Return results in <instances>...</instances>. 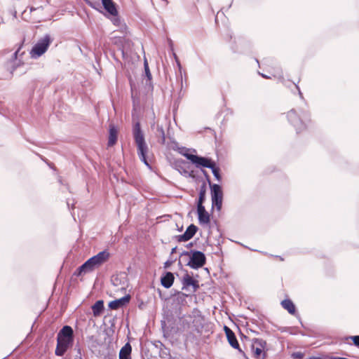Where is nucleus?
Here are the masks:
<instances>
[{
  "instance_id": "nucleus-21",
  "label": "nucleus",
  "mask_w": 359,
  "mask_h": 359,
  "mask_svg": "<svg viewBox=\"0 0 359 359\" xmlns=\"http://www.w3.org/2000/svg\"><path fill=\"white\" fill-rule=\"evenodd\" d=\"M281 305L290 313L294 314L295 313V306L291 300L285 299V300L282 301Z\"/></svg>"
},
{
  "instance_id": "nucleus-41",
  "label": "nucleus",
  "mask_w": 359,
  "mask_h": 359,
  "mask_svg": "<svg viewBox=\"0 0 359 359\" xmlns=\"http://www.w3.org/2000/svg\"><path fill=\"white\" fill-rule=\"evenodd\" d=\"M231 48L233 49V50L234 52L238 51L237 50H235V49L233 48V47H232Z\"/></svg>"
},
{
  "instance_id": "nucleus-5",
  "label": "nucleus",
  "mask_w": 359,
  "mask_h": 359,
  "mask_svg": "<svg viewBox=\"0 0 359 359\" xmlns=\"http://www.w3.org/2000/svg\"><path fill=\"white\" fill-rule=\"evenodd\" d=\"M52 42L53 38L48 34H46L43 37L40 38L34 45L30 51L31 57L36 59L41 57L47 51Z\"/></svg>"
},
{
  "instance_id": "nucleus-32",
  "label": "nucleus",
  "mask_w": 359,
  "mask_h": 359,
  "mask_svg": "<svg viewBox=\"0 0 359 359\" xmlns=\"http://www.w3.org/2000/svg\"><path fill=\"white\" fill-rule=\"evenodd\" d=\"M183 149L184 151H182L180 153L182 156H184L187 159H188V157L189 155H193L192 154H190L189 152V149H186V148H183Z\"/></svg>"
},
{
  "instance_id": "nucleus-38",
  "label": "nucleus",
  "mask_w": 359,
  "mask_h": 359,
  "mask_svg": "<svg viewBox=\"0 0 359 359\" xmlns=\"http://www.w3.org/2000/svg\"><path fill=\"white\" fill-rule=\"evenodd\" d=\"M67 205L68 206L69 208H70V203L69 201H67Z\"/></svg>"
},
{
  "instance_id": "nucleus-46",
  "label": "nucleus",
  "mask_w": 359,
  "mask_h": 359,
  "mask_svg": "<svg viewBox=\"0 0 359 359\" xmlns=\"http://www.w3.org/2000/svg\"><path fill=\"white\" fill-rule=\"evenodd\" d=\"M310 359H317V358H310Z\"/></svg>"
},
{
  "instance_id": "nucleus-28",
  "label": "nucleus",
  "mask_w": 359,
  "mask_h": 359,
  "mask_svg": "<svg viewBox=\"0 0 359 359\" xmlns=\"http://www.w3.org/2000/svg\"><path fill=\"white\" fill-rule=\"evenodd\" d=\"M172 55H173V57L175 60V62H176V64H177V67L179 69V71L181 72V71H182V65H181V63L180 62V60H179V58H178V57H177V55H176L175 53L172 52Z\"/></svg>"
},
{
  "instance_id": "nucleus-17",
  "label": "nucleus",
  "mask_w": 359,
  "mask_h": 359,
  "mask_svg": "<svg viewBox=\"0 0 359 359\" xmlns=\"http://www.w3.org/2000/svg\"><path fill=\"white\" fill-rule=\"evenodd\" d=\"M174 276L171 272H167L162 278H161V284L165 288H170L174 282Z\"/></svg>"
},
{
  "instance_id": "nucleus-19",
  "label": "nucleus",
  "mask_w": 359,
  "mask_h": 359,
  "mask_svg": "<svg viewBox=\"0 0 359 359\" xmlns=\"http://www.w3.org/2000/svg\"><path fill=\"white\" fill-rule=\"evenodd\" d=\"M119 280V278L118 276H113L111 278L112 283L114 286V291L118 292V291H125L126 288L127 287V283L126 280L123 281V283H120V284L118 283Z\"/></svg>"
},
{
  "instance_id": "nucleus-43",
  "label": "nucleus",
  "mask_w": 359,
  "mask_h": 359,
  "mask_svg": "<svg viewBox=\"0 0 359 359\" xmlns=\"http://www.w3.org/2000/svg\"><path fill=\"white\" fill-rule=\"evenodd\" d=\"M59 182H60V183H62V180H61V179H60V178L59 179Z\"/></svg>"
},
{
  "instance_id": "nucleus-14",
  "label": "nucleus",
  "mask_w": 359,
  "mask_h": 359,
  "mask_svg": "<svg viewBox=\"0 0 359 359\" xmlns=\"http://www.w3.org/2000/svg\"><path fill=\"white\" fill-rule=\"evenodd\" d=\"M102 4L104 8L111 15L116 16L118 11L116 8L115 4L112 0H102Z\"/></svg>"
},
{
  "instance_id": "nucleus-31",
  "label": "nucleus",
  "mask_w": 359,
  "mask_h": 359,
  "mask_svg": "<svg viewBox=\"0 0 359 359\" xmlns=\"http://www.w3.org/2000/svg\"><path fill=\"white\" fill-rule=\"evenodd\" d=\"M86 2L88 4V5H89L90 7H92L93 8H97V6H100L99 2H97V1L92 2L90 1H87Z\"/></svg>"
},
{
  "instance_id": "nucleus-26",
  "label": "nucleus",
  "mask_w": 359,
  "mask_h": 359,
  "mask_svg": "<svg viewBox=\"0 0 359 359\" xmlns=\"http://www.w3.org/2000/svg\"><path fill=\"white\" fill-rule=\"evenodd\" d=\"M156 130H157L158 135L161 137V143L163 144H165V132H164L163 126L157 125Z\"/></svg>"
},
{
  "instance_id": "nucleus-42",
  "label": "nucleus",
  "mask_w": 359,
  "mask_h": 359,
  "mask_svg": "<svg viewBox=\"0 0 359 359\" xmlns=\"http://www.w3.org/2000/svg\"><path fill=\"white\" fill-rule=\"evenodd\" d=\"M122 277L120 278V279H121ZM123 278H126V276L124 275H123Z\"/></svg>"
},
{
  "instance_id": "nucleus-34",
  "label": "nucleus",
  "mask_w": 359,
  "mask_h": 359,
  "mask_svg": "<svg viewBox=\"0 0 359 359\" xmlns=\"http://www.w3.org/2000/svg\"><path fill=\"white\" fill-rule=\"evenodd\" d=\"M20 49H18L17 50H15L13 54H12V56H11V60L12 61H15L17 59V55L18 54V52H19Z\"/></svg>"
},
{
  "instance_id": "nucleus-24",
  "label": "nucleus",
  "mask_w": 359,
  "mask_h": 359,
  "mask_svg": "<svg viewBox=\"0 0 359 359\" xmlns=\"http://www.w3.org/2000/svg\"><path fill=\"white\" fill-rule=\"evenodd\" d=\"M214 175L215 178L220 182L222 180V175L220 174V168L217 165L216 163L212 165V167L210 168Z\"/></svg>"
},
{
  "instance_id": "nucleus-16",
  "label": "nucleus",
  "mask_w": 359,
  "mask_h": 359,
  "mask_svg": "<svg viewBox=\"0 0 359 359\" xmlns=\"http://www.w3.org/2000/svg\"><path fill=\"white\" fill-rule=\"evenodd\" d=\"M224 330L231 346L234 348H238L239 344L236 338L234 333L226 326L224 327Z\"/></svg>"
},
{
  "instance_id": "nucleus-11",
  "label": "nucleus",
  "mask_w": 359,
  "mask_h": 359,
  "mask_svg": "<svg viewBox=\"0 0 359 359\" xmlns=\"http://www.w3.org/2000/svg\"><path fill=\"white\" fill-rule=\"evenodd\" d=\"M196 226H188L184 233L176 236V239L179 242H185L190 240L196 233Z\"/></svg>"
},
{
  "instance_id": "nucleus-44",
  "label": "nucleus",
  "mask_w": 359,
  "mask_h": 359,
  "mask_svg": "<svg viewBox=\"0 0 359 359\" xmlns=\"http://www.w3.org/2000/svg\"><path fill=\"white\" fill-rule=\"evenodd\" d=\"M72 208H74V203L71 204Z\"/></svg>"
},
{
  "instance_id": "nucleus-6",
  "label": "nucleus",
  "mask_w": 359,
  "mask_h": 359,
  "mask_svg": "<svg viewBox=\"0 0 359 359\" xmlns=\"http://www.w3.org/2000/svg\"><path fill=\"white\" fill-rule=\"evenodd\" d=\"M268 351L267 344L262 339H255L252 341L251 352L255 359H265Z\"/></svg>"
},
{
  "instance_id": "nucleus-40",
  "label": "nucleus",
  "mask_w": 359,
  "mask_h": 359,
  "mask_svg": "<svg viewBox=\"0 0 359 359\" xmlns=\"http://www.w3.org/2000/svg\"><path fill=\"white\" fill-rule=\"evenodd\" d=\"M15 69V67H13V69H12V71H11V73H13V72Z\"/></svg>"
},
{
  "instance_id": "nucleus-30",
  "label": "nucleus",
  "mask_w": 359,
  "mask_h": 359,
  "mask_svg": "<svg viewBox=\"0 0 359 359\" xmlns=\"http://www.w3.org/2000/svg\"><path fill=\"white\" fill-rule=\"evenodd\" d=\"M304 356V354L301 352H295L292 354V357L294 359H302Z\"/></svg>"
},
{
  "instance_id": "nucleus-1",
  "label": "nucleus",
  "mask_w": 359,
  "mask_h": 359,
  "mask_svg": "<svg viewBox=\"0 0 359 359\" xmlns=\"http://www.w3.org/2000/svg\"><path fill=\"white\" fill-rule=\"evenodd\" d=\"M74 342V332L69 325L64 326L57 336L55 355L62 356L69 348Z\"/></svg>"
},
{
  "instance_id": "nucleus-36",
  "label": "nucleus",
  "mask_w": 359,
  "mask_h": 359,
  "mask_svg": "<svg viewBox=\"0 0 359 359\" xmlns=\"http://www.w3.org/2000/svg\"><path fill=\"white\" fill-rule=\"evenodd\" d=\"M259 74L261 75L263 78H265V79H269V76H268L267 75H266L264 74L259 72Z\"/></svg>"
},
{
  "instance_id": "nucleus-39",
  "label": "nucleus",
  "mask_w": 359,
  "mask_h": 359,
  "mask_svg": "<svg viewBox=\"0 0 359 359\" xmlns=\"http://www.w3.org/2000/svg\"><path fill=\"white\" fill-rule=\"evenodd\" d=\"M121 53H122L123 56H124L125 53H124V50H121Z\"/></svg>"
},
{
  "instance_id": "nucleus-29",
  "label": "nucleus",
  "mask_w": 359,
  "mask_h": 359,
  "mask_svg": "<svg viewBox=\"0 0 359 359\" xmlns=\"http://www.w3.org/2000/svg\"><path fill=\"white\" fill-rule=\"evenodd\" d=\"M201 172L203 173V175L205 177V180L208 182V183L209 184V185H210V184H212L211 182L210 177V175H208V172L205 170H204V169H201Z\"/></svg>"
},
{
  "instance_id": "nucleus-2",
  "label": "nucleus",
  "mask_w": 359,
  "mask_h": 359,
  "mask_svg": "<svg viewBox=\"0 0 359 359\" xmlns=\"http://www.w3.org/2000/svg\"><path fill=\"white\" fill-rule=\"evenodd\" d=\"M109 257L110 253L108 250L100 252L96 255L88 259L78 269V274L82 275L93 271L107 262Z\"/></svg>"
},
{
  "instance_id": "nucleus-20",
  "label": "nucleus",
  "mask_w": 359,
  "mask_h": 359,
  "mask_svg": "<svg viewBox=\"0 0 359 359\" xmlns=\"http://www.w3.org/2000/svg\"><path fill=\"white\" fill-rule=\"evenodd\" d=\"M103 309L104 302L102 300L97 301L92 306L93 313L95 317L100 316Z\"/></svg>"
},
{
  "instance_id": "nucleus-13",
  "label": "nucleus",
  "mask_w": 359,
  "mask_h": 359,
  "mask_svg": "<svg viewBox=\"0 0 359 359\" xmlns=\"http://www.w3.org/2000/svg\"><path fill=\"white\" fill-rule=\"evenodd\" d=\"M117 138H118V130L114 125L111 124L109 126V130L108 146L109 147L114 146L117 142Z\"/></svg>"
},
{
  "instance_id": "nucleus-37",
  "label": "nucleus",
  "mask_w": 359,
  "mask_h": 359,
  "mask_svg": "<svg viewBox=\"0 0 359 359\" xmlns=\"http://www.w3.org/2000/svg\"><path fill=\"white\" fill-rule=\"evenodd\" d=\"M120 22V20L118 18H115L114 20V24L116 25Z\"/></svg>"
},
{
  "instance_id": "nucleus-45",
  "label": "nucleus",
  "mask_w": 359,
  "mask_h": 359,
  "mask_svg": "<svg viewBox=\"0 0 359 359\" xmlns=\"http://www.w3.org/2000/svg\"><path fill=\"white\" fill-rule=\"evenodd\" d=\"M76 359H82L81 356H79L78 358Z\"/></svg>"
},
{
  "instance_id": "nucleus-10",
  "label": "nucleus",
  "mask_w": 359,
  "mask_h": 359,
  "mask_svg": "<svg viewBox=\"0 0 359 359\" xmlns=\"http://www.w3.org/2000/svg\"><path fill=\"white\" fill-rule=\"evenodd\" d=\"M197 213L201 224H210V215L203 204H197Z\"/></svg>"
},
{
  "instance_id": "nucleus-33",
  "label": "nucleus",
  "mask_w": 359,
  "mask_h": 359,
  "mask_svg": "<svg viewBox=\"0 0 359 359\" xmlns=\"http://www.w3.org/2000/svg\"><path fill=\"white\" fill-rule=\"evenodd\" d=\"M351 338L353 340L354 344L357 346H359V336H353Z\"/></svg>"
},
{
  "instance_id": "nucleus-22",
  "label": "nucleus",
  "mask_w": 359,
  "mask_h": 359,
  "mask_svg": "<svg viewBox=\"0 0 359 359\" xmlns=\"http://www.w3.org/2000/svg\"><path fill=\"white\" fill-rule=\"evenodd\" d=\"M182 283L184 286H193L197 287V282L188 273H186L182 278Z\"/></svg>"
},
{
  "instance_id": "nucleus-8",
  "label": "nucleus",
  "mask_w": 359,
  "mask_h": 359,
  "mask_svg": "<svg viewBox=\"0 0 359 359\" xmlns=\"http://www.w3.org/2000/svg\"><path fill=\"white\" fill-rule=\"evenodd\" d=\"M189 257L188 265L192 269H198L202 267L205 262L204 254L200 251H191L185 254Z\"/></svg>"
},
{
  "instance_id": "nucleus-7",
  "label": "nucleus",
  "mask_w": 359,
  "mask_h": 359,
  "mask_svg": "<svg viewBox=\"0 0 359 359\" xmlns=\"http://www.w3.org/2000/svg\"><path fill=\"white\" fill-rule=\"evenodd\" d=\"M172 167L177 170L182 175L186 177H191L196 180H199L194 170H189L188 163L183 159H176L172 163Z\"/></svg>"
},
{
  "instance_id": "nucleus-12",
  "label": "nucleus",
  "mask_w": 359,
  "mask_h": 359,
  "mask_svg": "<svg viewBox=\"0 0 359 359\" xmlns=\"http://www.w3.org/2000/svg\"><path fill=\"white\" fill-rule=\"evenodd\" d=\"M130 299V295H126L122 298L116 299L114 301L111 302L109 304V307L111 309H118L120 307L126 305L129 302Z\"/></svg>"
},
{
  "instance_id": "nucleus-9",
  "label": "nucleus",
  "mask_w": 359,
  "mask_h": 359,
  "mask_svg": "<svg viewBox=\"0 0 359 359\" xmlns=\"http://www.w3.org/2000/svg\"><path fill=\"white\" fill-rule=\"evenodd\" d=\"M187 157L188 160H189L191 163L195 165L196 168H201V170L204 168H210L215 163V161H214L210 158L198 155H189Z\"/></svg>"
},
{
  "instance_id": "nucleus-23",
  "label": "nucleus",
  "mask_w": 359,
  "mask_h": 359,
  "mask_svg": "<svg viewBox=\"0 0 359 359\" xmlns=\"http://www.w3.org/2000/svg\"><path fill=\"white\" fill-rule=\"evenodd\" d=\"M205 194H206V183L205 182H203L200 187V191L198 194V200L197 204H203L205 200Z\"/></svg>"
},
{
  "instance_id": "nucleus-3",
  "label": "nucleus",
  "mask_w": 359,
  "mask_h": 359,
  "mask_svg": "<svg viewBox=\"0 0 359 359\" xmlns=\"http://www.w3.org/2000/svg\"><path fill=\"white\" fill-rule=\"evenodd\" d=\"M133 135L134 140L137 144V155L144 165L151 168L147 159V154L148 151V147L145 142L144 133L141 129L140 123L137 121L133 128Z\"/></svg>"
},
{
  "instance_id": "nucleus-25",
  "label": "nucleus",
  "mask_w": 359,
  "mask_h": 359,
  "mask_svg": "<svg viewBox=\"0 0 359 359\" xmlns=\"http://www.w3.org/2000/svg\"><path fill=\"white\" fill-rule=\"evenodd\" d=\"M222 198H212V208H215L217 211H220L222 206Z\"/></svg>"
},
{
  "instance_id": "nucleus-15",
  "label": "nucleus",
  "mask_w": 359,
  "mask_h": 359,
  "mask_svg": "<svg viewBox=\"0 0 359 359\" xmlns=\"http://www.w3.org/2000/svg\"><path fill=\"white\" fill-rule=\"evenodd\" d=\"M210 194L212 198H223L222 187L217 184H210Z\"/></svg>"
},
{
  "instance_id": "nucleus-18",
  "label": "nucleus",
  "mask_w": 359,
  "mask_h": 359,
  "mask_svg": "<svg viewBox=\"0 0 359 359\" xmlns=\"http://www.w3.org/2000/svg\"><path fill=\"white\" fill-rule=\"evenodd\" d=\"M132 348L129 343L125 344L119 352V359H131Z\"/></svg>"
},
{
  "instance_id": "nucleus-27",
  "label": "nucleus",
  "mask_w": 359,
  "mask_h": 359,
  "mask_svg": "<svg viewBox=\"0 0 359 359\" xmlns=\"http://www.w3.org/2000/svg\"><path fill=\"white\" fill-rule=\"evenodd\" d=\"M144 72H145V75H146L147 80L151 81L152 76H151V74L149 70L147 60L146 59L144 60Z\"/></svg>"
},
{
  "instance_id": "nucleus-35",
  "label": "nucleus",
  "mask_w": 359,
  "mask_h": 359,
  "mask_svg": "<svg viewBox=\"0 0 359 359\" xmlns=\"http://www.w3.org/2000/svg\"><path fill=\"white\" fill-rule=\"evenodd\" d=\"M295 86H296L297 90H298V93L299 95L300 98L303 99L304 98L303 97V95H302V92L300 90V88H299V86L295 85Z\"/></svg>"
},
{
  "instance_id": "nucleus-4",
  "label": "nucleus",
  "mask_w": 359,
  "mask_h": 359,
  "mask_svg": "<svg viewBox=\"0 0 359 359\" xmlns=\"http://www.w3.org/2000/svg\"><path fill=\"white\" fill-rule=\"evenodd\" d=\"M289 122L294 127L297 133H299L306 128V121L310 120V115L307 111H302L298 115L295 109H292L287 114Z\"/></svg>"
}]
</instances>
